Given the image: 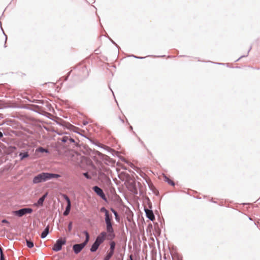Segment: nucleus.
Wrapping results in <instances>:
<instances>
[{
  "mask_svg": "<svg viewBox=\"0 0 260 260\" xmlns=\"http://www.w3.org/2000/svg\"><path fill=\"white\" fill-rule=\"evenodd\" d=\"M60 177V175L56 174L49 173H42L36 176L33 179L34 183H38L42 181H46L52 178H57Z\"/></svg>",
  "mask_w": 260,
  "mask_h": 260,
  "instance_id": "obj_1",
  "label": "nucleus"
},
{
  "mask_svg": "<svg viewBox=\"0 0 260 260\" xmlns=\"http://www.w3.org/2000/svg\"><path fill=\"white\" fill-rule=\"evenodd\" d=\"M2 117H2V115H1V114H0V118H2Z\"/></svg>",
  "mask_w": 260,
  "mask_h": 260,
  "instance_id": "obj_29",
  "label": "nucleus"
},
{
  "mask_svg": "<svg viewBox=\"0 0 260 260\" xmlns=\"http://www.w3.org/2000/svg\"><path fill=\"white\" fill-rule=\"evenodd\" d=\"M38 151L39 152H47V150L42 148V147H40L38 148Z\"/></svg>",
  "mask_w": 260,
  "mask_h": 260,
  "instance_id": "obj_20",
  "label": "nucleus"
},
{
  "mask_svg": "<svg viewBox=\"0 0 260 260\" xmlns=\"http://www.w3.org/2000/svg\"><path fill=\"white\" fill-rule=\"evenodd\" d=\"M72 229V222H70L68 225V230L71 231Z\"/></svg>",
  "mask_w": 260,
  "mask_h": 260,
  "instance_id": "obj_24",
  "label": "nucleus"
},
{
  "mask_svg": "<svg viewBox=\"0 0 260 260\" xmlns=\"http://www.w3.org/2000/svg\"><path fill=\"white\" fill-rule=\"evenodd\" d=\"M49 226L47 225L46 227V228L45 229V230L43 231V232L42 233V234L41 235V237L43 239L46 238L49 233Z\"/></svg>",
  "mask_w": 260,
  "mask_h": 260,
  "instance_id": "obj_10",
  "label": "nucleus"
},
{
  "mask_svg": "<svg viewBox=\"0 0 260 260\" xmlns=\"http://www.w3.org/2000/svg\"><path fill=\"white\" fill-rule=\"evenodd\" d=\"M32 212V209L29 208H24L17 210V216L21 217Z\"/></svg>",
  "mask_w": 260,
  "mask_h": 260,
  "instance_id": "obj_5",
  "label": "nucleus"
},
{
  "mask_svg": "<svg viewBox=\"0 0 260 260\" xmlns=\"http://www.w3.org/2000/svg\"><path fill=\"white\" fill-rule=\"evenodd\" d=\"M66 243V241L65 239H62L60 238L58 239L56 243L53 245L52 249L54 251H60L63 245H64Z\"/></svg>",
  "mask_w": 260,
  "mask_h": 260,
  "instance_id": "obj_4",
  "label": "nucleus"
},
{
  "mask_svg": "<svg viewBox=\"0 0 260 260\" xmlns=\"http://www.w3.org/2000/svg\"><path fill=\"white\" fill-rule=\"evenodd\" d=\"M112 216V215H110L109 213L105 215V222L106 224V231L108 233V237L109 239H113L115 237V235L114 232V230L112 227V224L111 222Z\"/></svg>",
  "mask_w": 260,
  "mask_h": 260,
  "instance_id": "obj_2",
  "label": "nucleus"
},
{
  "mask_svg": "<svg viewBox=\"0 0 260 260\" xmlns=\"http://www.w3.org/2000/svg\"><path fill=\"white\" fill-rule=\"evenodd\" d=\"M100 211L101 212H104L105 215L108 214L109 213L108 211L105 207L101 208L100 209Z\"/></svg>",
  "mask_w": 260,
  "mask_h": 260,
  "instance_id": "obj_18",
  "label": "nucleus"
},
{
  "mask_svg": "<svg viewBox=\"0 0 260 260\" xmlns=\"http://www.w3.org/2000/svg\"><path fill=\"white\" fill-rule=\"evenodd\" d=\"M2 222H4V223L6 222V223H7V222H8V221L6 219H4V220H2Z\"/></svg>",
  "mask_w": 260,
  "mask_h": 260,
  "instance_id": "obj_28",
  "label": "nucleus"
},
{
  "mask_svg": "<svg viewBox=\"0 0 260 260\" xmlns=\"http://www.w3.org/2000/svg\"><path fill=\"white\" fill-rule=\"evenodd\" d=\"M3 136V133L1 132H0V138H2Z\"/></svg>",
  "mask_w": 260,
  "mask_h": 260,
  "instance_id": "obj_27",
  "label": "nucleus"
},
{
  "mask_svg": "<svg viewBox=\"0 0 260 260\" xmlns=\"http://www.w3.org/2000/svg\"><path fill=\"white\" fill-rule=\"evenodd\" d=\"M144 210L147 217L150 220L153 221L155 219V216L153 211L151 210H149L147 208H145Z\"/></svg>",
  "mask_w": 260,
  "mask_h": 260,
  "instance_id": "obj_8",
  "label": "nucleus"
},
{
  "mask_svg": "<svg viewBox=\"0 0 260 260\" xmlns=\"http://www.w3.org/2000/svg\"><path fill=\"white\" fill-rule=\"evenodd\" d=\"M93 190L103 200L106 201V198L105 193H104L103 190L98 187V186H95L93 187Z\"/></svg>",
  "mask_w": 260,
  "mask_h": 260,
  "instance_id": "obj_7",
  "label": "nucleus"
},
{
  "mask_svg": "<svg viewBox=\"0 0 260 260\" xmlns=\"http://www.w3.org/2000/svg\"><path fill=\"white\" fill-rule=\"evenodd\" d=\"M83 175L87 179H90L91 176L88 174V173H84Z\"/></svg>",
  "mask_w": 260,
  "mask_h": 260,
  "instance_id": "obj_21",
  "label": "nucleus"
},
{
  "mask_svg": "<svg viewBox=\"0 0 260 260\" xmlns=\"http://www.w3.org/2000/svg\"><path fill=\"white\" fill-rule=\"evenodd\" d=\"M0 251H1V260H5L4 254H3L2 250L1 248H0Z\"/></svg>",
  "mask_w": 260,
  "mask_h": 260,
  "instance_id": "obj_23",
  "label": "nucleus"
},
{
  "mask_svg": "<svg viewBox=\"0 0 260 260\" xmlns=\"http://www.w3.org/2000/svg\"><path fill=\"white\" fill-rule=\"evenodd\" d=\"M111 211L113 212L114 215L115 216L116 219H117L118 216L117 212L113 209H111Z\"/></svg>",
  "mask_w": 260,
  "mask_h": 260,
  "instance_id": "obj_22",
  "label": "nucleus"
},
{
  "mask_svg": "<svg viewBox=\"0 0 260 260\" xmlns=\"http://www.w3.org/2000/svg\"><path fill=\"white\" fill-rule=\"evenodd\" d=\"M84 233L86 236L84 242L80 244H76L74 245L73 246V249L76 254L79 253L86 245V244L89 241V235L87 231H85Z\"/></svg>",
  "mask_w": 260,
  "mask_h": 260,
  "instance_id": "obj_3",
  "label": "nucleus"
},
{
  "mask_svg": "<svg viewBox=\"0 0 260 260\" xmlns=\"http://www.w3.org/2000/svg\"><path fill=\"white\" fill-rule=\"evenodd\" d=\"M26 245L28 248H31L34 247V242L32 241L28 240L26 239Z\"/></svg>",
  "mask_w": 260,
  "mask_h": 260,
  "instance_id": "obj_14",
  "label": "nucleus"
},
{
  "mask_svg": "<svg viewBox=\"0 0 260 260\" xmlns=\"http://www.w3.org/2000/svg\"><path fill=\"white\" fill-rule=\"evenodd\" d=\"M100 245H99L96 241H94V242L93 243V244L92 245L91 248H90V251L91 252H95L97 250V249H98L99 246Z\"/></svg>",
  "mask_w": 260,
  "mask_h": 260,
  "instance_id": "obj_11",
  "label": "nucleus"
},
{
  "mask_svg": "<svg viewBox=\"0 0 260 260\" xmlns=\"http://www.w3.org/2000/svg\"><path fill=\"white\" fill-rule=\"evenodd\" d=\"M47 196V193L43 195L42 197H41L38 201L37 203L35 204V206H41L43 204V202Z\"/></svg>",
  "mask_w": 260,
  "mask_h": 260,
  "instance_id": "obj_9",
  "label": "nucleus"
},
{
  "mask_svg": "<svg viewBox=\"0 0 260 260\" xmlns=\"http://www.w3.org/2000/svg\"><path fill=\"white\" fill-rule=\"evenodd\" d=\"M107 234L106 232H102L97 236L95 241L101 245L106 239Z\"/></svg>",
  "mask_w": 260,
  "mask_h": 260,
  "instance_id": "obj_6",
  "label": "nucleus"
},
{
  "mask_svg": "<svg viewBox=\"0 0 260 260\" xmlns=\"http://www.w3.org/2000/svg\"><path fill=\"white\" fill-rule=\"evenodd\" d=\"M167 181L169 184H171L172 185H174V183L173 181L169 180V179L167 178Z\"/></svg>",
  "mask_w": 260,
  "mask_h": 260,
  "instance_id": "obj_25",
  "label": "nucleus"
},
{
  "mask_svg": "<svg viewBox=\"0 0 260 260\" xmlns=\"http://www.w3.org/2000/svg\"><path fill=\"white\" fill-rule=\"evenodd\" d=\"M68 141H70V143H74V142H75V141H74V140L73 139H72L71 138H69V137Z\"/></svg>",
  "mask_w": 260,
  "mask_h": 260,
  "instance_id": "obj_26",
  "label": "nucleus"
},
{
  "mask_svg": "<svg viewBox=\"0 0 260 260\" xmlns=\"http://www.w3.org/2000/svg\"><path fill=\"white\" fill-rule=\"evenodd\" d=\"M71 204H68L66 208V210L63 213L64 216H67L69 215V214L70 212V210H71Z\"/></svg>",
  "mask_w": 260,
  "mask_h": 260,
  "instance_id": "obj_12",
  "label": "nucleus"
},
{
  "mask_svg": "<svg viewBox=\"0 0 260 260\" xmlns=\"http://www.w3.org/2000/svg\"><path fill=\"white\" fill-rule=\"evenodd\" d=\"M69 140V137L67 136H64L62 137V138H59L58 140H60L62 142L66 143L68 142Z\"/></svg>",
  "mask_w": 260,
  "mask_h": 260,
  "instance_id": "obj_15",
  "label": "nucleus"
},
{
  "mask_svg": "<svg viewBox=\"0 0 260 260\" xmlns=\"http://www.w3.org/2000/svg\"><path fill=\"white\" fill-rule=\"evenodd\" d=\"M19 156L21 157V159L22 160L23 158L28 157V154L27 152L20 153Z\"/></svg>",
  "mask_w": 260,
  "mask_h": 260,
  "instance_id": "obj_17",
  "label": "nucleus"
},
{
  "mask_svg": "<svg viewBox=\"0 0 260 260\" xmlns=\"http://www.w3.org/2000/svg\"><path fill=\"white\" fill-rule=\"evenodd\" d=\"M114 253H111L110 252H108L107 254L106 255V256L105 257L104 260H109L111 257L112 256V255H113Z\"/></svg>",
  "mask_w": 260,
  "mask_h": 260,
  "instance_id": "obj_16",
  "label": "nucleus"
},
{
  "mask_svg": "<svg viewBox=\"0 0 260 260\" xmlns=\"http://www.w3.org/2000/svg\"><path fill=\"white\" fill-rule=\"evenodd\" d=\"M110 250L109 252L114 253V249L115 248V243L114 241H111L110 243Z\"/></svg>",
  "mask_w": 260,
  "mask_h": 260,
  "instance_id": "obj_13",
  "label": "nucleus"
},
{
  "mask_svg": "<svg viewBox=\"0 0 260 260\" xmlns=\"http://www.w3.org/2000/svg\"><path fill=\"white\" fill-rule=\"evenodd\" d=\"M64 198L66 200V201L67 202V204H71L70 200L69 198L67 196L64 195Z\"/></svg>",
  "mask_w": 260,
  "mask_h": 260,
  "instance_id": "obj_19",
  "label": "nucleus"
}]
</instances>
